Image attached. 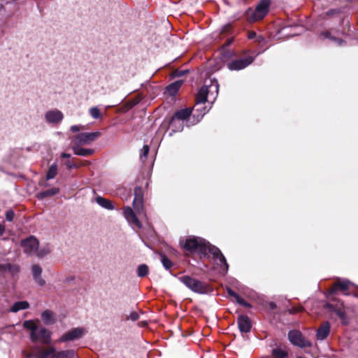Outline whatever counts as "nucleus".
Instances as JSON below:
<instances>
[{
    "instance_id": "obj_1",
    "label": "nucleus",
    "mask_w": 358,
    "mask_h": 358,
    "mask_svg": "<svg viewBox=\"0 0 358 358\" xmlns=\"http://www.w3.org/2000/svg\"><path fill=\"white\" fill-rule=\"evenodd\" d=\"M180 244L185 251L190 254L196 253L201 259H209L212 255L219 272L224 275L227 273L229 265L224 256L218 248L210 245L205 239L201 237L189 236L181 239Z\"/></svg>"
},
{
    "instance_id": "obj_2",
    "label": "nucleus",
    "mask_w": 358,
    "mask_h": 358,
    "mask_svg": "<svg viewBox=\"0 0 358 358\" xmlns=\"http://www.w3.org/2000/svg\"><path fill=\"white\" fill-rule=\"evenodd\" d=\"M219 91V84L215 79H206L203 86L199 90L196 99V110L199 112L200 119L209 110L203 105L207 102L213 104L215 101Z\"/></svg>"
},
{
    "instance_id": "obj_3",
    "label": "nucleus",
    "mask_w": 358,
    "mask_h": 358,
    "mask_svg": "<svg viewBox=\"0 0 358 358\" xmlns=\"http://www.w3.org/2000/svg\"><path fill=\"white\" fill-rule=\"evenodd\" d=\"M134 210L126 206L123 208V214L125 219L132 227L141 228V224L136 215H143V188L137 186L134 189V199L133 201Z\"/></svg>"
},
{
    "instance_id": "obj_4",
    "label": "nucleus",
    "mask_w": 358,
    "mask_h": 358,
    "mask_svg": "<svg viewBox=\"0 0 358 358\" xmlns=\"http://www.w3.org/2000/svg\"><path fill=\"white\" fill-rule=\"evenodd\" d=\"M23 327L30 331V338L32 342L40 341L43 344L50 342V332L45 328L38 329L37 324L33 320H26Z\"/></svg>"
},
{
    "instance_id": "obj_5",
    "label": "nucleus",
    "mask_w": 358,
    "mask_h": 358,
    "mask_svg": "<svg viewBox=\"0 0 358 358\" xmlns=\"http://www.w3.org/2000/svg\"><path fill=\"white\" fill-rule=\"evenodd\" d=\"M271 6V0H260L253 10L249 8L245 13L249 22H255L262 20L268 14Z\"/></svg>"
},
{
    "instance_id": "obj_6",
    "label": "nucleus",
    "mask_w": 358,
    "mask_h": 358,
    "mask_svg": "<svg viewBox=\"0 0 358 358\" xmlns=\"http://www.w3.org/2000/svg\"><path fill=\"white\" fill-rule=\"evenodd\" d=\"M191 113V108H184L176 112L170 122V126L173 128V131H182L183 129V121L187 120L190 116Z\"/></svg>"
},
{
    "instance_id": "obj_7",
    "label": "nucleus",
    "mask_w": 358,
    "mask_h": 358,
    "mask_svg": "<svg viewBox=\"0 0 358 358\" xmlns=\"http://www.w3.org/2000/svg\"><path fill=\"white\" fill-rule=\"evenodd\" d=\"M179 280L187 287L196 293L205 294L208 291V287L206 284L189 275L181 276Z\"/></svg>"
},
{
    "instance_id": "obj_8",
    "label": "nucleus",
    "mask_w": 358,
    "mask_h": 358,
    "mask_svg": "<svg viewBox=\"0 0 358 358\" xmlns=\"http://www.w3.org/2000/svg\"><path fill=\"white\" fill-rule=\"evenodd\" d=\"M288 338L292 344L301 348H310L312 343L306 339L301 331L292 330L288 333Z\"/></svg>"
},
{
    "instance_id": "obj_9",
    "label": "nucleus",
    "mask_w": 358,
    "mask_h": 358,
    "mask_svg": "<svg viewBox=\"0 0 358 358\" xmlns=\"http://www.w3.org/2000/svg\"><path fill=\"white\" fill-rule=\"evenodd\" d=\"M100 136L101 132L99 131L80 133L74 137L73 144L80 145H90Z\"/></svg>"
},
{
    "instance_id": "obj_10",
    "label": "nucleus",
    "mask_w": 358,
    "mask_h": 358,
    "mask_svg": "<svg viewBox=\"0 0 358 358\" xmlns=\"http://www.w3.org/2000/svg\"><path fill=\"white\" fill-rule=\"evenodd\" d=\"M44 119L48 124L55 126L63 120L64 114L58 109H51L45 113Z\"/></svg>"
},
{
    "instance_id": "obj_11",
    "label": "nucleus",
    "mask_w": 358,
    "mask_h": 358,
    "mask_svg": "<svg viewBox=\"0 0 358 358\" xmlns=\"http://www.w3.org/2000/svg\"><path fill=\"white\" fill-rule=\"evenodd\" d=\"M87 331L85 329L82 327H78L73 329L72 330L66 332L64 335H62L59 339L58 341L61 343L67 342V341H73L77 340L81 337H83Z\"/></svg>"
},
{
    "instance_id": "obj_12",
    "label": "nucleus",
    "mask_w": 358,
    "mask_h": 358,
    "mask_svg": "<svg viewBox=\"0 0 358 358\" xmlns=\"http://www.w3.org/2000/svg\"><path fill=\"white\" fill-rule=\"evenodd\" d=\"M254 61L252 57L248 56L233 60L227 64V67L231 71H239L246 68Z\"/></svg>"
},
{
    "instance_id": "obj_13",
    "label": "nucleus",
    "mask_w": 358,
    "mask_h": 358,
    "mask_svg": "<svg viewBox=\"0 0 358 358\" xmlns=\"http://www.w3.org/2000/svg\"><path fill=\"white\" fill-rule=\"evenodd\" d=\"M39 243L34 236H30L22 241L21 245L24 252L30 255H35L38 248Z\"/></svg>"
},
{
    "instance_id": "obj_14",
    "label": "nucleus",
    "mask_w": 358,
    "mask_h": 358,
    "mask_svg": "<svg viewBox=\"0 0 358 358\" xmlns=\"http://www.w3.org/2000/svg\"><path fill=\"white\" fill-rule=\"evenodd\" d=\"M20 267L17 264H10L8 262L0 263V274L6 275L9 274L12 276H15L18 273Z\"/></svg>"
},
{
    "instance_id": "obj_15",
    "label": "nucleus",
    "mask_w": 358,
    "mask_h": 358,
    "mask_svg": "<svg viewBox=\"0 0 358 358\" xmlns=\"http://www.w3.org/2000/svg\"><path fill=\"white\" fill-rule=\"evenodd\" d=\"M331 326L329 322H324L316 330V339L322 341L326 339L330 334Z\"/></svg>"
},
{
    "instance_id": "obj_16",
    "label": "nucleus",
    "mask_w": 358,
    "mask_h": 358,
    "mask_svg": "<svg viewBox=\"0 0 358 358\" xmlns=\"http://www.w3.org/2000/svg\"><path fill=\"white\" fill-rule=\"evenodd\" d=\"M239 330L243 333H248L252 327L250 320L248 316L240 315L238 318Z\"/></svg>"
},
{
    "instance_id": "obj_17",
    "label": "nucleus",
    "mask_w": 358,
    "mask_h": 358,
    "mask_svg": "<svg viewBox=\"0 0 358 358\" xmlns=\"http://www.w3.org/2000/svg\"><path fill=\"white\" fill-rule=\"evenodd\" d=\"M32 275L34 281L40 286H43L45 284V280L41 277L42 268L38 264H34L31 267Z\"/></svg>"
},
{
    "instance_id": "obj_18",
    "label": "nucleus",
    "mask_w": 358,
    "mask_h": 358,
    "mask_svg": "<svg viewBox=\"0 0 358 358\" xmlns=\"http://www.w3.org/2000/svg\"><path fill=\"white\" fill-rule=\"evenodd\" d=\"M43 322L46 325H50L55 323L57 318L55 314L50 310H45L41 314Z\"/></svg>"
},
{
    "instance_id": "obj_19",
    "label": "nucleus",
    "mask_w": 358,
    "mask_h": 358,
    "mask_svg": "<svg viewBox=\"0 0 358 358\" xmlns=\"http://www.w3.org/2000/svg\"><path fill=\"white\" fill-rule=\"evenodd\" d=\"M82 146L83 145H76V144L73 145L72 150H73V152L75 153V155H79V156H83V157H86V156L91 155L94 154V150L93 149L83 148H82Z\"/></svg>"
},
{
    "instance_id": "obj_20",
    "label": "nucleus",
    "mask_w": 358,
    "mask_h": 358,
    "mask_svg": "<svg viewBox=\"0 0 358 358\" xmlns=\"http://www.w3.org/2000/svg\"><path fill=\"white\" fill-rule=\"evenodd\" d=\"M55 348L54 347H50L48 349H41L38 348L37 352L34 353L35 358H50L51 356L53 355V353L55 352Z\"/></svg>"
},
{
    "instance_id": "obj_21",
    "label": "nucleus",
    "mask_w": 358,
    "mask_h": 358,
    "mask_svg": "<svg viewBox=\"0 0 358 358\" xmlns=\"http://www.w3.org/2000/svg\"><path fill=\"white\" fill-rule=\"evenodd\" d=\"M95 201L103 208H106L107 210L114 209V206L112 203V202L110 200L105 199L101 196H97L95 198Z\"/></svg>"
},
{
    "instance_id": "obj_22",
    "label": "nucleus",
    "mask_w": 358,
    "mask_h": 358,
    "mask_svg": "<svg viewBox=\"0 0 358 358\" xmlns=\"http://www.w3.org/2000/svg\"><path fill=\"white\" fill-rule=\"evenodd\" d=\"M76 352L73 350H62L53 353L50 358H74Z\"/></svg>"
},
{
    "instance_id": "obj_23",
    "label": "nucleus",
    "mask_w": 358,
    "mask_h": 358,
    "mask_svg": "<svg viewBox=\"0 0 358 358\" xmlns=\"http://www.w3.org/2000/svg\"><path fill=\"white\" fill-rule=\"evenodd\" d=\"M182 80H177L166 87V91L170 95H175L182 86Z\"/></svg>"
},
{
    "instance_id": "obj_24",
    "label": "nucleus",
    "mask_w": 358,
    "mask_h": 358,
    "mask_svg": "<svg viewBox=\"0 0 358 358\" xmlns=\"http://www.w3.org/2000/svg\"><path fill=\"white\" fill-rule=\"evenodd\" d=\"M350 284V281H348L347 280H338L334 285L331 292H334L335 291H336L338 289H341V290H343V291L346 290L348 289Z\"/></svg>"
},
{
    "instance_id": "obj_25",
    "label": "nucleus",
    "mask_w": 358,
    "mask_h": 358,
    "mask_svg": "<svg viewBox=\"0 0 358 358\" xmlns=\"http://www.w3.org/2000/svg\"><path fill=\"white\" fill-rule=\"evenodd\" d=\"M29 306V304L26 301H17L15 302L12 307L10 308V311L13 313H17L19 310H25L28 308Z\"/></svg>"
},
{
    "instance_id": "obj_26",
    "label": "nucleus",
    "mask_w": 358,
    "mask_h": 358,
    "mask_svg": "<svg viewBox=\"0 0 358 358\" xmlns=\"http://www.w3.org/2000/svg\"><path fill=\"white\" fill-rule=\"evenodd\" d=\"M59 192L58 187H52L47 190L42 191L38 194V198L44 199L45 197L52 196Z\"/></svg>"
},
{
    "instance_id": "obj_27",
    "label": "nucleus",
    "mask_w": 358,
    "mask_h": 358,
    "mask_svg": "<svg viewBox=\"0 0 358 358\" xmlns=\"http://www.w3.org/2000/svg\"><path fill=\"white\" fill-rule=\"evenodd\" d=\"M321 36H324V38L330 39L336 45L341 46L345 43V41L342 39L338 38L335 36H332L329 31H324L321 34Z\"/></svg>"
},
{
    "instance_id": "obj_28",
    "label": "nucleus",
    "mask_w": 358,
    "mask_h": 358,
    "mask_svg": "<svg viewBox=\"0 0 358 358\" xmlns=\"http://www.w3.org/2000/svg\"><path fill=\"white\" fill-rule=\"evenodd\" d=\"M57 174V163H52L48 168L46 175V179H53Z\"/></svg>"
},
{
    "instance_id": "obj_29",
    "label": "nucleus",
    "mask_w": 358,
    "mask_h": 358,
    "mask_svg": "<svg viewBox=\"0 0 358 358\" xmlns=\"http://www.w3.org/2000/svg\"><path fill=\"white\" fill-rule=\"evenodd\" d=\"M50 251L51 248L49 245L41 246V248L38 247L35 255L38 257H43L48 255Z\"/></svg>"
},
{
    "instance_id": "obj_30",
    "label": "nucleus",
    "mask_w": 358,
    "mask_h": 358,
    "mask_svg": "<svg viewBox=\"0 0 358 358\" xmlns=\"http://www.w3.org/2000/svg\"><path fill=\"white\" fill-rule=\"evenodd\" d=\"M149 268L146 264H141L137 268V275L140 278L146 276L148 274Z\"/></svg>"
},
{
    "instance_id": "obj_31",
    "label": "nucleus",
    "mask_w": 358,
    "mask_h": 358,
    "mask_svg": "<svg viewBox=\"0 0 358 358\" xmlns=\"http://www.w3.org/2000/svg\"><path fill=\"white\" fill-rule=\"evenodd\" d=\"M272 355L275 358H286L288 355L287 352L281 348H275L272 351Z\"/></svg>"
},
{
    "instance_id": "obj_32",
    "label": "nucleus",
    "mask_w": 358,
    "mask_h": 358,
    "mask_svg": "<svg viewBox=\"0 0 358 358\" xmlns=\"http://www.w3.org/2000/svg\"><path fill=\"white\" fill-rule=\"evenodd\" d=\"M150 151V147L148 145H145L141 150L140 159L143 162L148 157Z\"/></svg>"
},
{
    "instance_id": "obj_33",
    "label": "nucleus",
    "mask_w": 358,
    "mask_h": 358,
    "mask_svg": "<svg viewBox=\"0 0 358 358\" xmlns=\"http://www.w3.org/2000/svg\"><path fill=\"white\" fill-rule=\"evenodd\" d=\"M162 263L166 269H169L173 266L172 262L164 255L162 256Z\"/></svg>"
},
{
    "instance_id": "obj_34",
    "label": "nucleus",
    "mask_w": 358,
    "mask_h": 358,
    "mask_svg": "<svg viewBox=\"0 0 358 358\" xmlns=\"http://www.w3.org/2000/svg\"><path fill=\"white\" fill-rule=\"evenodd\" d=\"M90 114L94 119H98L101 117L100 110L97 107H92L90 109Z\"/></svg>"
},
{
    "instance_id": "obj_35",
    "label": "nucleus",
    "mask_w": 358,
    "mask_h": 358,
    "mask_svg": "<svg viewBox=\"0 0 358 358\" xmlns=\"http://www.w3.org/2000/svg\"><path fill=\"white\" fill-rule=\"evenodd\" d=\"M15 213L12 210H9L6 213V218L8 221L11 222L14 218Z\"/></svg>"
},
{
    "instance_id": "obj_36",
    "label": "nucleus",
    "mask_w": 358,
    "mask_h": 358,
    "mask_svg": "<svg viewBox=\"0 0 358 358\" xmlns=\"http://www.w3.org/2000/svg\"><path fill=\"white\" fill-rule=\"evenodd\" d=\"M236 302L245 307H250V304L243 299H242L240 296L236 299Z\"/></svg>"
},
{
    "instance_id": "obj_37",
    "label": "nucleus",
    "mask_w": 358,
    "mask_h": 358,
    "mask_svg": "<svg viewBox=\"0 0 358 358\" xmlns=\"http://www.w3.org/2000/svg\"><path fill=\"white\" fill-rule=\"evenodd\" d=\"M227 294L229 296L234 297L235 299H236L238 298V296H239L234 290H232L231 288H227Z\"/></svg>"
},
{
    "instance_id": "obj_38",
    "label": "nucleus",
    "mask_w": 358,
    "mask_h": 358,
    "mask_svg": "<svg viewBox=\"0 0 358 358\" xmlns=\"http://www.w3.org/2000/svg\"><path fill=\"white\" fill-rule=\"evenodd\" d=\"M82 129H83L82 125H73L71 127V131L73 132H78Z\"/></svg>"
},
{
    "instance_id": "obj_39",
    "label": "nucleus",
    "mask_w": 358,
    "mask_h": 358,
    "mask_svg": "<svg viewBox=\"0 0 358 358\" xmlns=\"http://www.w3.org/2000/svg\"><path fill=\"white\" fill-rule=\"evenodd\" d=\"M138 314L136 312H133L130 314L129 318L133 321H136L138 319Z\"/></svg>"
},
{
    "instance_id": "obj_40",
    "label": "nucleus",
    "mask_w": 358,
    "mask_h": 358,
    "mask_svg": "<svg viewBox=\"0 0 358 358\" xmlns=\"http://www.w3.org/2000/svg\"><path fill=\"white\" fill-rule=\"evenodd\" d=\"M257 36V35L255 31H250L248 32V37L249 39H256Z\"/></svg>"
},
{
    "instance_id": "obj_41",
    "label": "nucleus",
    "mask_w": 358,
    "mask_h": 358,
    "mask_svg": "<svg viewBox=\"0 0 358 358\" xmlns=\"http://www.w3.org/2000/svg\"><path fill=\"white\" fill-rule=\"evenodd\" d=\"M301 310H302V308H301V307H300V308H292L289 310V312H290V313L294 314V313H296L300 312Z\"/></svg>"
},
{
    "instance_id": "obj_42",
    "label": "nucleus",
    "mask_w": 358,
    "mask_h": 358,
    "mask_svg": "<svg viewBox=\"0 0 358 358\" xmlns=\"http://www.w3.org/2000/svg\"><path fill=\"white\" fill-rule=\"evenodd\" d=\"M255 41H257L258 43H262L264 41V38L262 36L259 35L257 36Z\"/></svg>"
},
{
    "instance_id": "obj_43",
    "label": "nucleus",
    "mask_w": 358,
    "mask_h": 358,
    "mask_svg": "<svg viewBox=\"0 0 358 358\" xmlns=\"http://www.w3.org/2000/svg\"><path fill=\"white\" fill-rule=\"evenodd\" d=\"M5 231V226L0 223V236L3 234Z\"/></svg>"
},
{
    "instance_id": "obj_44",
    "label": "nucleus",
    "mask_w": 358,
    "mask_h": 358,
    "mask_svg": "<svg viewBox=\"0 0 358 358\" xmlns=\"http://www.w3.org/2000/svg\"><path fill=\"white\" fill-rule=\"evenodd\" d=\"M268 306L271 309L273 310L276 308V305L274 302H270Z\"/></svg>"
},
{
    "instance_id": "obj_45",
    "label": "nucleus",
    "mask_w": 358,
    "mask_h": 358,
    "mask_svg": "<svg viewBox=\"0 0 358 358\" xmlns=\"http://www.w3.org/2000/svg\"><path fill=\"white\" fill-rule=\"evenodd\" d=\"M61 157L62 158H70L71 157V155L64 152V153L62 154Z\"/></svg>"
},
{
    "instance_id": "obj_46",
    "label": "nucleus",
    "mask_w": 358,
    "mask_h": 358,
    "mask_svg": "<svg viewBox=\"0 0 358 358\" xmlns=\"http://www.w3.org/2000/svg\"><path fill=\"white\" fill-rule=\"evenodd\" d=\"M66 165L69 167V168H73V167H75L76 165L73 163H71L70 162L66 163Z\"/></svg>"
},
{
    "instance_id": "obj_47",
    "label": "nucleus",
    "mask_w": 358,
    "mask_h": 358,
    "mask_svg": "<svg viewBox=\"0 0 358 358\" xmlns=\"http://www.w3.org/2000/svg\"><path fill=\"white\" fill-rule=\"evenodd\" d=\"M298 34H299V32H297V31H293V32H292V33H289V34H288V35H289V36H296V35H298Z\"/></svg>"
},
{
    "instance_id": "obj_48",
    "label": "nucleus",
    "mask_w": 358,
    "mask_h": 358,
    "mask_svg": "<svg viewBox=\"0 0 358 358\" xmlns=\"http://www.w3.org/2000/svg\"><path fill=\"white\" fill-rule=\"evenodd\" d=\"M233 41H234L233 38L229 39L228 41H227V45H230L233 42Z\"/></svg>"
},
{
    "instance_id": "obj_49",
    "label": "nucleus",
    "mask_w": 358,
    "mask_h": 358,
    "mask_svg": "<svg viewBox=\"0 0 358 358\" xmlns=\"http://www.w3.org/2000/svg\"><path fill=\"white\" fill-rule=\"evenodd\" d=\"M334 13H335L334 10H331L327 12V14L328 15H333Z\"/></svg>"
},
{
    "instance_id": "obj_50",
    "label": "nucleus",
    "mask_w": 358,
    "mask_h": 358,
    "mask_svg": "<svg viewBox=\"0 0 358 358\" xmlns=\"http://www.w3.org/2000/svg\"><path fill=\"white\" fill-rule=\"evenodd\" d=\"M32 356H34V355H32V354L29 353V354H27V358H30V357H31Z\"/></svg>"
},
{
    "instance_id": "obj_51",
    "label": "nucleus",
    "mask_w": 358,
    "mask_h": 358,
    "mask_svg": "<svg viewBox=\"0 0 358 358\" xmlns=\"http://www.w3.org/2000/svg\"><path fill=\"white\" fill-rule=\"evenodd\" d=\"M292 28H293V29H299V28H300V27H298V26H295V27H292Z\"/></svg>"
},
{
    "instance_id": "obj_52",
    "label": "nucleus",
    "mask_w": 358,
    "mask_h": 358,
    "mask_svg": "<svg viewBox=\"0 0 358 358\" xmlns=\"http://www.w3.org/2000/svg\"><path fill=\"white\" fill-rule=\"evenodd\" d=\"M288 28L287 27H285L282 29V31H286Z\"/></svg>"
},
{
    "instance_id": "obj_53",
    "label": "nucleus",
    "mask_w": 358,
    "mask_h": 358,
    "mask_svg": "<svg viewBox=\"0 0 358 358\" xmlns=\"http://www.w3.org/2000/svg\"><path fill=\"white\" fill-rule=\"evenodd\" d=\"M297 358H303V357H297Z\"/></svg>"
}]
</instances>
